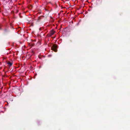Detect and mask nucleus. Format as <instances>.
<instances>
[{"instance_id":"f257e3e1","label":"nucleus","mask_w":130,"mask_h":130,"mask_svg":"<svg viewBox=\"0 0 130 130\" xmlns=\"http://www.w3.org/2000/svg\"><path fill=\"white\" fill-rule=\"evenodd\" d=\"M57 46L55 45H53L52 47V49L55 52H56L57 50Z\"/></svg>"},{"instance_id":"f03ea898","label":"nucleus","mask_w":130,"mask_h":130,"mask_svg":"<svg viewBox=\"0 0 130 130\" xmlns=\"http://www.w3.org/2000/svg\"><path fill=\"white\" fill-rule=\"evenodd\" d=\"M55 31L54 30H52V31H50V34L52 35H53V34H54L55 33Z\"/></svg>"},{"instance_id":"7ed1b4c3","label":"nucleus","mask_w":130,"mask_h":130,"mask_svg":"<svg viewBox=\"0 0 130 130\" xmlns=\"http://www.w3.org/2000/svg\"><path fill=\"white\" fill-rule=\"evenodd\" d=\"M8 64L10 66H11L12 65V63L10 62H8Z\"/></svg>"}]
</instances>
